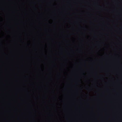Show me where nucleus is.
Returning <instances> with one entry per match:
<instances>
[{
	"mask_svg": "<svg viewBox=\"0 0 122 122\" xmlns=\"http://www.w3.org/2000/svg\"><path fill=\"white\" fill-rule=\"evenodd\" d=\"M9 51H8V99H56V98H10L9 93Z\"/></svg>",
	"mask_w": 122,
	"mask_h": 122,
	"instance_id": "1",
	"label": "nucleus"
},
{
	"mask_svg": "<svg viewBox=\"0 0 122 122\" xmlns=\"http://www.w3.org/2000/svg\"><path fill=\"white\" fill-rule=\"evenodd\" d=\"M3 92V89L1 86H0V95H2Z\"/></svg>",
	"mask_w": 122,
	"mask_h": 122,
	"instance_id": "2",
	"label": "nucleus"
},
{
	"mask_svg": "<svg viewBox=\"0 0 122 122\" xmlns=\"http://www.w3.org/2000/svg\"><path fill=\"white\" fill-rule=\"evenodd\" d=\"M88 91H89V90H88Z\"/></svg>",
	"mask_w": 122,
	"mask_h": 122,
	"instance_id": "3",
	"label": "nucleus"
}]
</instances>
